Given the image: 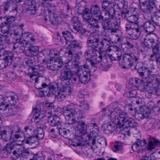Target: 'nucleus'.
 <instances>
[{
  "mask_svg": "<svg viewBox=\"0 0 160 160\" xmlns=\"http://www.w3.org/2000/svg\"><path fill=\"white\" fill-rule=\"evenodd\" d=\"M112 106H109L107 111L110 113V119L114 124L118 125L121 128L128 127L134 128L138 126V123L133 119L128 118L127 114L120 111L118 108L112 110Z\"/></svg>",
  "mask_w": 160,
  "mask_h": 160,
  "instance_id": "f257e3e1",
  "label": "nucleus"
},
{
  "mask_svg": "<svg viewBox=\"0 0 160 160\" xmlns=\"http://www.w3.org/2000/svg\"><path fill=\"white\" fill-rule=\"evenodd\" d=\"M85 19L86 20V21L88 22L89 24L88 27V28H99V26L98 24V21H101L102 28L105 30V31L108 30L109 32L112 34L116 33L118 28H116V26L112 23V22H115V19L114 20H112V21L111 20V21L105 20H96L92 16H88L87 15L85 16Z\"/></svg>",
  "mask_w": 160,
  "mask_h": 160,
  "instance_id": "f03ea898",
  "label": "nucleus"
},
{
  "mask_svg": "<svg viewBox=\"0 0 160 160\" xmlns=\"http://www.w3.org/2000/svg\"><path fill=\"white\" fill-rule=\"evenodd\" d=\"M88 49L86 52L85 57L87 59L90 60L91 64L95 66L101 60L102 55L96 49L99 47V41L87 40Z\"/></svg>",
  "mask_w": 160,
  "mask_h": 160,
  "instance_id": "7ed1b4c3",
  "label": "nucleus"
},
{
  "mask_svg": "<svg viewBox=\"0 0 160 160\" xmlns=\"http://www.w3.org/2000/svg\"><path fill=\"white\" fill-rule=\"evenodd\" d=\"M144 18L146 20L151 18L156 25L160 26V10L157 9L153 5H144L141 8Z\"/></svg>",
  "mask_w": 160,
  "mask_h": 160,
  "instance_id": "20e7f679",
  "label": "nucleus"
},
{
  "mask_svg": "<svg viewBox=\"0 0 160 160\" xmlns=\"http://www.w3.org/2000/svg\"><path fill=\"white\" fill-rule=\"evenodd\" d=\"M0 97L1 98H4V100L8 101L10 104H7L5 106L6 109L8 108L7 116H12L17 114L18 109L14 105L18 101V97L17 95L14 93L7 92L5 94L4 97L2 95H0Z\"/></svg>",
  "mask_w": 160,
  "mask_h": 160,
  "instance_id": "39448f33",
  "label": "nucleus"
},
{
  "mask_svg": "<svg viewBox=\"0 0 160 160\" xmlns=\"http://www.w3.org/2000/svg\"><path fill=\"white\" fill-rule=\"evenodd\" d=\"M139 53L134 51L130 53L124 54L119 62V64L122 68L128 69L133 65V61H137L139 58Z\"/></svg>",
  "mask_w": 160,
  "mask_h": 160,
  "instance_id": "423d86ee",
  "label": "nucleus"
},
{
  "mask_svg": "<svg viewBox=\"0 0 160 160\" xmlns=\"http://www.w3.org/2000/svg\"><path fill=\"white\" fill-rule=\"evenodd\" d=\"M102 8L104 10L102 11L104 13L105 11H107V14L108 15V18L107 20L112 21V20H115V22H112V23L115 25L116 28H119V24L117 22V19L113 17L114 14L115 13L114 9V5L112 3H110L107 0H103L102 3Z\"/></svg>",
  "mask_w": 160,
  "mask_h": 160,
  "instance_id": "0eeeda50",
  "label": "nucleus"
},
{
  "mask_svg": "<svg viewBox=\"0 0 160 160\" xmlns=\"http://www.w3.org/2000/svg\"><path fill=\"white\" fill-rule=\"evenodd\" d=\"M126 32L132 39L136 40L140 36L141 28L138 24L130 23L126 25Z\"/></svg>",
  "mask_w": 160,
  "mask_h": 160,
  "instance_id": "6e6552de",
  "label": "nucleus"
},
{
  "mask_svg": "<svg viewBox=\"0 0 160 160\" xmlns=\"http://www.w3.org/2000/svg\"><path fill=\"white\" fill-rule=\"evenodd\" d=\"M107 11H105L104 13L101 12L99 7L97 5H94L90 8V12L91 16L96 19H102L107 20L108 18V15L107 14Z\"/></svg>",
  "mask_w": 160,
  "mask_h": 160,
  "instance_id": "1a4fd4ad",
  "label": "nucleus"
},
{
  "mask_svg": "<svg viewBox=\"0 0 160 160\" xmlns=\"http://www.w3.org/2000/svg\"><path fill=\"white\" fill-rule=\"evenodd\" d=\"M32 112L34 114L33 117L35 122H36L37 128H41L43 130L45 129L46 127L45 123L42 121H40V120L43 118L45 115L40 112L39 107L33 109Z\"/></svg>",
  "mask_w": 160,
  "mask_h": 160,
  "instance_id": "9d476101",
  "label": "nucleus"
},
{
  "mask_svg": "<svg viewBox=\"0 0 160 160\" xmlns=\"http://www.w3.org/2000/svg\"><path fill=\"white\" fill-rule=\"evenodd\" d=\"M25 131L23 133L24 134V139L21 141L22 144L23 142L27 144L31 145L36 142H37V139L33 135H32V129L28 127L24 128Z\"/></svg>",
  "mask_w": 160,
  "mask_h": 160,
  "instance_id": "9b49d317",
  "label": "nucleus"
},
{
  "mask_svg": "<svg viewBox=\"0 0 160 160\" xmlns=\"http://www.w3.org/2000/svg\"><path fill=\"white\" fill-rule=\"evenodd\" d=\"M2 55L4 61L0 64V69H3L11 65L12 61L14 54L12 52L3 50Z\"/></svg>",
  "mask_w": 160,
  "mask_h": 160,
  "instance_id": "f8f14e48",
  "label": "nucleus"
},
{
  "mask_svg": "<svg viewBox=\"0 0 160 160\" xmlns=\"http://www.w3.org/2000/svg\"><path fill=\"white\" fill-rule=\"evenodd\" d=\"M72 31L75 33L77 32L81 33L82 34L86 32L85 29L82 27V24L78 17H74L72 18Z\"/></svg>",
  "mask_w": 160,
  "mask_h": 160,
  "instance_id": "ddd939ff",
  "label": "nucleus"
},
{
  "mask_svg": "<svg viewBox=\"0 0 160 160\" xmlns=\"http://www.w3.org/2000/svg\"><path fill=\"white\" fill-rule=\"evenodd\" d=\"M82 67H80L78 70H76L75 74H79L80 82L85 84H87L90 79V72L88 71H82Z\"/></svg>",
  "mask_w": 160,
  "mask_h": 160,
  "instance_id": "4468645a",
  "label": "nucleus"
},
{
  "mask_svg": "<svg viewBox=\"0 0 160 160\" xmlns=\"http://www.w3.org/2000/svg\"><path fill=\"white\" fill-rule=\"evenodd\" d=\"M111 54L109 55V57L112 60H119L122 55L121 50L116 46H112L110 49Z\"/></svg>",
  "mask_w": 160,
  "mask_h": 160,
  "instance_id": "2eb2a0df",
  "label": "nucleus"
},
{
  "mask_svg": "<svg viewBox=\"0 0 160 160\" xmlns=\"http://www.w3.org/2000/svg\"><path fill=\"white\" fill-rule=\"evenodd\" d=\"M146 141L145 140H142L140 139H138L132 145L131 148L134 151L140 152L144 149Z\"/></svg>",
  "mask_w": 160,
  "mask_h": 160,
  "instance_id": "dca6fc26",
  "label": "nucleus"
},
{
  "mask_svg": "<svg viewBox=\"0 0 160 160\" xmlns=\"http://www.w3.org/2000/svg\"><path fill=\"white\" fill-rule=\"evenodd\" d=\"M63 115L66 120L70 123H75L76 122L72 109L66 108L64 110Z\"/></svg>",
  "mask_w": 160,
  "mask_h": 160,
  "instance_id": "f3484780",
  "label": "nucleus"
},
{
  "mask_svg": "<svg viewBox=\"0 0 160 160\" xmlns=\"http://www.w3.org/2000/svg\"><path fill=\"white\" fill-rule=\"evenodd\" d=\"M28 45L27 42L26 40H21L14 44L13 48L15 52L20 53L25 51L26 47Z\"/></svg>",
  "mask_w": 160,
  "mask_h": 160,
  "instance_id": "a211bd4d",
  "label": "nucleus"
},
{
  "mask_svg": "<svg viewBox=\"0 0 160 160\" xmlns=\"http://www.w3.org/2000/svg\"><path fill=\"white\" fill-rule=\"evenodd\" d=\"M74 74L75 72L68 69H62L61 71L60 79L63 81L70 80Z\"/></svg>",
  "mask_w": 160,
  "mask_h": 160,
  "instance_id": "6ab92c4d",
  "label": "nucleus"
},
{
  "mask_svg": "<svg viewBox=\"0 0 160 160\" xmlns=\"http://www.w3.org/2000/svg\"><path fill=\"white\" fill-rule=\"evenodd\" d=\"M114 1L119 9H125L122 11V16L123 18H126L127 19L126 9L128 8L127 3L125 2L124 0H114Z\"/></svg>",
  "mask_w": 160,
  "mask_h": 160,
  "instance_id": "aec40b11",
  "label": "nucleus"
},
{
  "mask_svg": "<svg viewBox=\"0 0 160 160\" xmlns=\"http://www.w3.org/2000/svg\"><path fill=\"white\" fill-rule=\"evenodd\" d=\"M38 75H34L32 72V74L30 75V77L33 80H35V86L36 88L38 89H40L48 87L47 85L45 83L41 82V81L38 82L40 80V77H37Z\"/></svg>",
  "mask_w": 160,
  "mask_h": 160,
  "instance_id": "412c9836",
  "label": "nucleus"
},
{
  "mask_svg": "<svg viewBox=\"0 0 160 160\" xmlns=\"http://www.w3.org/2000/svg\"><path fill=\"white\" fill-rule=\"evenodd\" d=\"M77 128L80 136L84 135L86 133L87 125L83 121L79 120L77 122Z\"/></svg>",
  "mask_w": 160,
  "mask_h": 160,
  "instance_id": "4be33fe9",
  "label": "nucleus"
},
{
  "mask_svg": "<svg viewBox=\"0 0 160 160\" xmlns=\"http://www.w3.org/2000/svg\"><path fill=\"white\" fill-rule=\"evenodd\" d=\"M48 121L49 124L52 126H57L58 127H59L62 125L61 119L57 116L49 117Z\"/></svg>",
  "mask_w": 160,
  "mask_h": 160,
  "instance_id": "5701e85b",
  "label": "nucleus"
},
{
  "mask_svg": "<svg viewBox=\"0 0 160 160\" xmlns=\"http://www.w3.org/2000/svg\"><path fill=\"white\" fill-rule=\"evenodd\" d=\"M153 35L148 34L146 35L144 39L143 43L151 48H153L156 45Z\"/></svg>",
  "mask_w": 160,
  "mask_h": 160,
  "instance_id": "b1692460",
  "label": "nucleus"
},
{
  "mask_svg": "<svg viewBox=\"0 0 160 160\" xmlns=\"http://www.w3.org/2000/svg\"><path fill=\"white\" fill-rule=\"evenodd\" d=\"M39 52L38 47L35 45H31L25 51L26 56L31 57L37 55Z\"/></svg>",
  "mask_w": 160,
  "mask_h": 160,
  "instance_id": "393cba45",
  "label": "nucleus"
},
{
  "mask_svg": "<svg viewBox=\"0 0 160 160\" xmlns=\"http://www.w3.org/2000/svg\"><path fill=\"white\" fill-rule=\"evenodd\" d=\"M25 4L26 11L28 14L33 15L36 13L37 9V4L35 1H32L31 4Z\"/></svg>",
  "mask_w": 160,
  "mask_h": 160,
  "instance_id": "a878e982",
  "label": "nucleus"
},
{
  "mask_svg": "<svg viewBox=\"0 0 160 160\" xmlns=\"http://www.w3.org/2000/svg\"><path fill=\"white\" fill-rule=\"evenodd\" d=\"M9 25L6 23V22H2L0 25V28L1 29V32L3 34H6L8 35L10 37V34H12V30H11L10 28Z\"/></svg>",
  "mask_w": 160,
  "mask_h": 160,
  "instance_id": "bb28decb",
  "label": "nucleus"
},
{
  "mask_svg": "<svg viewBox=\"0 0 160 160\" xmlns=\"http://www.w3.org/2000/svg\"><path fill=\"white\" fill-rule=\"evenodd\" d=\"M102 46L99 47L100 50L103 52H110L111 50L110 49L112 46L110 45V42L108 40L104 39L102 40L101 42Z\"/></svg>",
  "mask_w": 160,
  "mask_h": 160,
  "instance_id": "cd10ccee",
  "label": "nucleus"
},
{
  "mask_svg": "<svg viewBox=\"0 0 160 160\" xmlns=\"http://www.w3.org/2000/svg\"><path fill=\"white\" fill-rule=\"evenodd\" d=\"M157 146H160V141L155 138L149 140L147 145V149L151 150L155 148Z\"/></svg>",
  "mask_w": 160,
  "mask_h": 160,
  "instance_id": "c85d7f7f",
  "label": "nucleus"
},
{
  "mask_svg": "<svg viewBox=\"0 0 160 160\" xmlns=\"http://www.w3.org/2000/svg\"><path fill=\"white\" fill-rule=\"evenodd\" d=\"M22 37L24 39L23 40H26L27 42V44L28 45L30 44L31 42H33L35 41L34 36L31 32H30L23 33Z\"/></svg>",
  "mask_w": 160,
  "mask_h": 160,
  "instance_id": "c756f323",
  "label": "nucleus"
},
{
  "mask_svg": "<svg viewBox=\"0 0 160 160\" xmlns=\"http://www.w3.org/2000/svg\"><path fill=\"white\" fill-rule=\"evenodd\" d=\"M156 76L154 74L151 75L148 74L146 77H144L143 78V86H148L151 85L152 82L155 81Z\"/></svg>",
  "mask_w": 160,
  "mask_h": 160,
  "instance_id": "7c9ffc66",
  "label": "nucleus"
},
{
  "mask_svg": "<svg viewBox=\"0 0 160 160\" xmlns=\"http://www.w3.org/2000/svg\"><path fill=\"white\" fill-rule=\"evenodd\" d=\"M138 72L142 78L146 77L150 72L149 68V67L145 66L144 65L143 67H141L138 70Z\"/></svg>",
  "mask_w": 160,
  "mask_h": 160,
  "instance_id": "2f4dec72",
  "label": "nucleus"
},
{
  "mask_svg": "<svg viewBox=\"0 0 160 160\" xmlns=\"http://www.w3.org/2000/svg\"><path fill=\"white\" fill-rule=\"evenodd\" d=\"M68 55H69V58H68V61H67L66 60V61H64L66 58V57H62L61 58L58 59V62L59 64L68 63L72 60V57L73 54L72 51L70 49L68 51Z\"/></svg>",
  "mask_w": 160,
  "mask_h": 160,
  "instance_id": "473e14b6",
  "label": "nucleus"
},
{
  "mask_svg": "<svg viewBox=\"0 0 160 160\" xmlns=\"http://www.w3.org/2000/svg\"><path fill=\"white\" fill-rule=\"evenodd\" d=\"M24 151L23 147L20 146L12 152V155H11L12 158L13 159H16L18 157L22 155Z\"/></svg>",
  "mask_w": 160,
  "mask_h": 160,
  "instance_id": "72a5a7b5",
  "label": "nucleus"
},
{
  "mask_svg": "<svg viewBox=\"0 0 160 160\" xmlns=\"http://www.w3.org/2000/svg\"><path fill=\"white\" fill-rule=\"evenodd\" d=\"M143 27L147 32H152L154 31L155 29L153 24L149 21L145 22L143 25Z\"/></svg>",
  "mask_w": 160,
  "mask_h": 160,
  "instance_id": "f704fd0d",
  "label": "nucleus"
},
{
  "mask_svg": "<svg viewBox=\"0 0 160 160\" xmlns=\"http://www.w3.org/2000/svg\"><path fill=\"white\" fill-rule=\"evenodd\" d=\"M32 132H34L35 136L38 139L40 140L43 138L44 136V131L41 128H37V129L33 130H32Z\"/></svg>",
  "mask_w": 160,
  "mask_h": 160,
  "instance_id": "c9c22d12",
  "label": "nucleus"
},
{
  "mask_svg": "<svg viewBox=\"0 0 160 160\" xmlns=\"http://www.w3.org/2000/svg\"><path fill=\"white\" fill-rule=\"evenodd\" d=\"M72 110L75 119L76 118L78 119H80L84 118L83 114L80 109L74 108L72 109Z\"/></svg>",
  "mask_w": 160,
  "mask_h": 160,
  "instance_id": "e433bc0d",
  "label": "nucleus"
},
{
  "mask_svg": "<svg viewBox=\"0 0 160 160\" xmlns=\"http://www.w3.org/2000/svg\"><path fill=\"white\" fill-rule=\"evenodd\" d=\"M32 72H33V75H38L41 72H43L44 71L45 68L44 67L39 65L32 67Z\"/></svg>",
  "mask_w": 160,
  "mask_h": 160,
  "instance_id": "4c0bfd02",
  "label": "nucleus"
},
{
  "mask_svg": "<svg viewBox=\"0 0 160 160\" xmlns=\"http://www.w3.org/2000/svg\"><path fill=\"white\" fill-rule=\"evenodd\" d=\"M110 123H107L103 125V130L105 132L108 133H112L114 131V128Z\"/></svg>",
  "mask_w": 160,
  "mask_h": 160,
  "instance_id": "58836bf2",
  "label": "nucleus"
},
{
  "mask_svg": "<svg viewBox=\"0 0 160 160\" xmlns=\"http://www.w3.org/2000/svg\"><path fill=\"white\" fill-rule=\"evenodd\" d=\"M16 17L14 16H10L9 17H0V20L3 21L4 22L10 25V24L14 22L15 19Z\"/></svg>",
  "mask_w": 160,
  "mask_h": 160,
  "instance_id": "ea45409f",
  "label": "nucleus"
},
{
  "mask_svg": "<svg viewBox=\"0 0 160 160\" xmlns=\"http://www.w3.org/2000/svg\"><path fill=\"white\" fill-rule=\"evenodd\" d=\"M154 55H152L151 57H154L156 58H158L160 57V48L158 45H156L152 49Z\"/></svg>",
  "mask_w": 160,
  "mask_h": 160,
  "instance_id": "a19ab883",
  "label": "nucleus"
},
{
  "mask_svg": "<svg viewBox=\"0 0 160 160\" xmlns=\"http://www.w3.org/2000/svg\"><path fill=\"white\" fill-rule=\"evenodd\" d=\"M69 42L70 43L68 45L71 48H78L80 49L82 48L81 43L80 42H78L75 40L72 39Z\"/></svg>",
  "mask_w": 160,
  "mask_h": 160,
  "instance_id": "79ce46f5",
  "label": "nucleus"
},
{
  "mask_svg": "<svg viewBox=\"0 0 160 160\" xmlns=\"http://www.w3.org/2000/svg\"><path fill=\"white\" fill-rule=\"evenodd\" d=\"M138 16L136 15H131L130 17L128 16V20L129 21L127 23L126 25L130 23L131 24L132 23L137 24L136 22L138 20Z\"/></svg>",
  "mask_w": 160,
  "mask_h": 160,
  "instance_id": "37998d69",
  "label": "nucleus"
},
{
  "mask_svg": "<svg viewBox=\"0 0 160 160\" xmlns=\"http://www.w3.org/2000/svg\"><path fill=\"white\" fill-rule=\"evenodd\" d=\"M64 38L69 42L74 38L73 35L71 32L68 31H63L62 33Z\"/></svg>",
  "mask_w": 160,
  "mask_h": 160,
  "instance_id": "c03bdc74",
  "label": "nucleus"
},
{
  "mask_svg": "<svg viewBox=\"0 0 160 160\" xmlns=\"http://www.w3.org/2000/svg\"><path fill=\"white\" fill-rule=\"evenodd\" d=\"M89 126L91 128L90 132L92 134L98 133V127L96 123H90L89 124Z\"/></svg>",
  "mask_w": 160,
  "mask_h": 160,
  "instance_id": "a18cd8bd",
  "label": "nucleus"
},
{
  "mask_svg": "<svg viewBox=\"0 0 160 160\" xmlns=\"http://www.w3.org/2000/svg\"><path fill=\"white\" fill-rule=\"evenodd\" d=\"M45 158L46 156L43 154L42 152H39L29 160H45Z\"/></svg>",
  "mask_w": 160,
  "mask_h": 160,
  "instance_id": "49530a36",
  "label": "nucleus"
},
{
  "mask_svg": "<svg viewBox=\"0 0 160 160\" xmlns=\"http://www.w3.org/2000/svg\"><path fill=\"white\" fill-rule=\"evenodd\" d=\"M66 96L64 94V92L62 91L61 90L59 91L57 94L55 96V98L58 101H62L65 99Z\"/></svg>",
  "mask_w": 160,
  "mask_h": 160,
  "instance_id": "de8ad7c7",
  "label": "nucleus"
},
{
  "mask_svg": "<svg viewBox=\"0 0 160 160\" xmlns=\"http://www.w3.org/2000/svg\"><path fill=\"white\" fill-rule=\"evenodd\" d=\"M99 35L96 32H92L88 38V40L99 41Z\"/></svg>",
  "mask_w": 160,
  "mask_h": 160,
  "instance_id": "09e8293b",
  "label": "nucleus"
},
{
  "mask_svg": "<svg viewBox=\"0 0 160 160\" xmlns=\"http://www.w3.org/2000/svg\"><path fill=\"white\" fill-rule=\"evenodd\" d=\"M13 4L14 5L10 11V14L12 15L11 16L16 17L18 13V6L16 3H14Z\"/></svg>",
  "mask_w": 160,
  "mask_h": 160,
  "instance_id": "8fccbe9b",
  "label": "nucleus"
},
{
  "mask_svg": "<svg viewBox=\"0 0 160 160\" xmlns=\"http://www.w3.org/2000/svg\"><path fill=\"white\" fill-rule=\"evenodd\" d=\"M143 78L140 79L137 78H135L134 79L131 78L129 80V83L131 82V84H133L136 85H138L139 84L142 85L143 84Z\"/></svg>",
  "mask_w": 160,
  "mask_h": 160,
  "instance_id": "3c124183",
  "label": "nucleus"
},
{
  "mask_svg": "<svg viewBox=\"0 0 160 160\" xmlns=\"http://www.w3.org/2000/svg\"><path fill=\"white\" fill-rule=\"evenodd\" d=\"M151 48L143 43L142 44L140 49L141 52L144 54H147L150 51Z\"/></svg>",
  "mask_w": 160,
  "mask_h": 160,
  "instance_id": "603ef678",
  "label": "nucleus"
},
{
  "mask_svg": "<svg viewBox=\"0 0 160 160\" xmlns=\"http://www.w3.org/2000/svg\"><path fill=\"white\" fill-rule=\"evenodd\" d=\"M3 41H5L7 42L10 41L9 36L8 35H3L0 33V46H3Z\"/></svg>",
  "mask_w": 160,
  "mask_h": 160,
  "instance_id": "864d4df0",
  "label": "nucleus"
},
{
  "mask_svg": "<svg viewBox=\"0 0 160 160\" xmlns=\"http://www.w3.org/2000/svg\"><path fill=\"white\" fill-rule=\"evenodd\" d=\"M62 91L64 92V94L66 95H70L72 91V88H71L69 85H67L66 86L64 87V88L61 90Z\"/></svg>",
  "mask_w": 160,
  "mask_h": 160,
  "instance_id": "5fc2aeb1",
  "label": "nucleus"
},
{
  "mask_svg": "<svg viewBox=\"0 0 160 160\" xmlns=\"http://www.w3.org/2000/svg\"><path fill=\"white\" fill-rule=\"evenodd\" d=\"M15 3L14 2H6V3L5 4L3 10L4 11L6 12L8 11H10V10L12 9V8L13 6V3Z\"/></svg>",
  "mask_w": 160,
  "mask_h": 160,
  "instance_id": "6e6d98bb",
  "label": "nucleus"
},
{
  "mask_svg": "<svg viewBox=\"0 0 160 160\" xmlns=\"http://www.w3.org/2000/svg\"><path fill=\"white\" fill-rule=\"evenodd\" d=\"M79 106L83 111L88 110L89 109V105L85 101H83L81 102L79 105Z\"/></svg>",
  "mask_w": 160,
  "mask_h": 160,
  "instance_id": "4d7b16f0",
  "label": "nucleus"
},
{
  "mask_svg": "<svg viewBox=\"0 0 160 160\" xmlns=\"http://www.w3.org/2000/svg\"><path fill=\"white\" fill-rule=\"evenodd\" d=\"M149 114V113L147 111H144L141 113H138L137 114V116L138 117V119H143L148 117Z\"/></svg>",
  "mask_w": 160,
  "mask_h": 160,
  "instance_id": "13d9d810",
  "label": "nucleus"
},
{
  "mask_svg": "<svg viewBox=\"0 0 160 160\" xmlns=\"http://www.w3.org/2000/svg\"><path fill=\"white\" fill-rule=\"evenodd\" d=\"M14 145L13 143L10 142L8 143L6 146L5 150H6L8 153H11L12 150L13 149Z\"/></svg>",
  "mask_w": 160,
  "mask_h": 160,
  "instance_id": "bf43d9fd",
  "label": "nucleus"
},
{
  "mask_svg": "<svg viewBox=\"0 0 160 160\" xmlns=\"http://www.w3.org/2000/svg\"><path fill=\"white\" fill-rule=\"evenodd\" d=\"M122 148V145L121 143L116 142L115 143L114 146L112 148V150L114 152L118 151Z\"/></svg>",
  "mask_w": 160,
  "mask_h": 160,
  "instance_id": "052dcab7",
  "label": "nucleus"
},
{
  "mask_svg": "<svg viewBox=\"0 0 160 160\" xmlns=\"http://www.w3.org/2000/svg\"><path fill=\"white\" fill-rule=\"evenodd\" d=\"M13 32L12 34H10V36H15L17 37L19 36L20 37L21 36H22V34L23 33H22V30L21 29H17L15 31L12 30Z\"/></svg>",
  "mask_w": 160,
  "mask_h": 160,
  "instance_id": "680f3d73",
  "label": "nucleus"
},
{
  "mask_svg": "<svg viewBox=\"0 0 160 160\" xmlns=\"http://www.w3.org/2000/svg\"><path fill=\"white\" fill-rule=\"evenodd\" d=\"M7 77L9 80H14L16 78V75L14 72H12L7 73Z\"/></svg>",
  "mask_w": 160,
  "mask_h": 160,
  "instance_id": "e2e57ef3",
  "label": "nucleus"
},
{
  "mask_svg": "<svg viewBox=\"0 0 160 160\" xmlns=\"http://www.w3.org/2000/svg\"><path fill=\"white\" fill-rule=\"evenodd\" d=\"M150 85L148 86H143L144 88L149 93L153 94L155 93V90L153 87H150Z\"/></svg>",
  "mask_w": 160,
  "mask_h": 160,
  "instance_id": "0e129e2a",
  "label": "nucleus"
},
{
  "mask_svg": "<svg viewBox=\"0 0 160 160\" xmlns=\"http://www.w3.org/2000/svg\"><path fill=\"white\" fill-rule=\"evenodd\" d=\"M2 135H0V138H2L5 141H8L10 139V136L7 135V132L5 130L2 131Z\"/></svg>",
  "mask_w": 160,
  "mask_h": 160,
  "instance_id": "69168bd1",
  "label": "nucleus"
},
{
  "mask_svg": "<svg viewBox=\"0 0 160 160\" xmlns=\"http://www.w3.org/2000/svg\"><path fill=\"white\" fill-rule=\"evenodd\" d=\"M35 60L34 58L33 57H30L28 59L27 61H26V63L29 66L31 67V68L32 67V66L34 64Z\"/></svg>",
  "mask_w": 160,
  "mask_h": 160,
  "instance_id": "338daca9",
  "label": "nucleus"
},
{
  "mask_svg": "<svg viewBox=\"0 0 160 160\" xmlns=\"http://www.w3.org/2000/svg\"><path fill=\"white\" fill-rule=\"evenodd\" d=\"M48 93H52L55 96L57 94L58 92V88L55 87H50L48 90Z\"/></svg>",
  "mask_w": 160,
  "mask_h": 160,
  "instance_id": "774afa93",
  "label": "nucleus"
}]
</instances>
